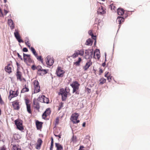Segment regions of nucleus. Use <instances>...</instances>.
Segmentation results:
<instances>
[{
  "label": "nucleus",
  "mask_w": 150,
  "mask_h": 150,
  "mask_svg": "<svg viewBox=\"0 0 150 150\" xmlns=\"http://www.w3.org/2000/svg\"><path fill=\"white\" fill-rule=\"evenodd\" d=\"M37 69L38 70V71H42V67L40 66H38L37 67Z\"/></svg>",
  "instance_id": "nucleus-39"
},
{
  "label": "nucleus",
  "mask_w": 150,
  "mask_h": 150,
  "mask_svg": "<svg viewBox=\"0 0 150 150\" xmlns=\"http://www.w3.org/2000/svg\"><path fill=\"white\" fill-rule=\"evenodd\" d=\"M64 71L61 69L60 67H58L56 71V74L57 76L59 77H62L64 73Z\"/></svg>",
  "instance_id": "nucleus-5"
},
{
  "label": "nucleus",
  "mask_w": 150,
  "mask_h": 150,
  "mask_svg": "<svg viewBox=\"0 0 150 150\" xmlns=\"http://www.w3.org/2000/svg\"><path fill=\"white\" fill-rule=\"evenodd\" d=\"M17 54L18 57V58H20L21 60H23V59L21 56L20 55L19 53H17Z\"/></svg>",
  "instance_id": "nucleus-45"
},
{
  "label": "nucleus",
  "mask_w": 150,
  "mask_h": 150,
  "mask_svg": "<svg viewBox=\"0 0 150 150\" xmlns=\"http://www.w3.org/2000/svg\"><path fill=\"white\" fill-rule=\"evenodd\" d=\"M53 144H51V146L50 147V150H53L52 149L53 148Z\"/></svg>",
  "instance_id": "nucleus-55"
},
{
  "label": "nucleus",
  "mask_w": 150,
  "mask_h": 150,
  "mask_svg": "<svg viewBox=\"0 0 150 150\" xmlns=\"http://www.w3.org/2000/svg\"><path fill=\"white\" fill-rule=\"evenodd\" d=\"M37 57V59L38 60H40V61L42 63L43 62V59L42 58V57L41 56H39L38 57Z\"/></svg>",
  "instance_id": "nucleus-37"
},
{
  "label": "nucleus",
  "mask_w": 150,
  "mask_h": 150,
  "mask_svg": "<svg viewBox=\"0 0 150 150\" xmlns=\"http://www.w3.org/2000/svg\"><path fill=\"white\" fill-rule=\"evenodd\" d=\"M85 126H86V123H85V122H84L82 124V126L84 127H85Z\"/></svg>",
  "instance_id": "nucleus-63"
},
{
  "label": "nucleus",
  "mask_w": 150,
  "mask_h": 150,
  "mask_svg": "<svg viewBox=\"0 0 150 150\" xmlns=\"http://www.w3.org/2000/svg\"><path fill=\"white\" fill-rule=\"evenodd\" d=\"M106 79L104 78H101L99 80L100 84H103L106 82Z\"/></svg>",
  "instance_id": "nucleus-31"
},
{
  "label": "nucleus",
  "mask_w": 150,
  "mask_h": 150,
  "mask_svg": "<svg viewBox=\"0 0 150 150\" xmlns=\"http://www.w3.org/2000/svg\"><path fill=\"white\" fill-rule=\"evenodd\" d=\"M34 93H37L40 92V87H34Z\"/></svg>",
  "instance_id": "nucleus-28"
},
{
  "label": "nucleus",
  "mask_w": 150,
  "mask_h": 150,
  "mask_svg": "<svg viewBox=\"0 0 150 150\" xmlns=\"http://www.w3.org/2000/svg\"><path fill=\"white\" fill-rule=\"evenodd\" d=\"M92 63L90 60L89 61L86 63L85 66L83 67V69L85 71L87 70L89 67L92 65Z\"/></svg>",
  "instance_id": "nucleus-15"
},
{
  "label": "nucleus",
  "mask_w": 150,
  "mask_h": 150,
  "mask_svg": "<svg viewBox=\"0 0 150 150\" xmlns=\"http://www.w3.org/2000/svg\"><path fill=\"white\" fill-rule=\"evenodd\" d=\"M83 147H84L83 146H81L79 150H84L83 149Z\"/></svg>",
  "instance_id": "nucleus-58"
},
{
  "label": "nucleus",
  "mask_w": 150,
  "mask_h": 150,
  "mask_svg": "<svg viewBox=\"0 0 150 150\" xmlns=\"http://www.w3.org/2000/svg\"><path fill=\"white\" fill-rule=\"evenodd\" d=\"M42 71H38V74L39 75H42Z\"/></svg>",
  "instance_id": "nucleus-48"
},
{
  "label": "nucleus",
  "mask_w": 150,
  "mask_h": 150,
  "mask_svg": "<svg viewBox=\"0 0 150 150\" xmlns=\"http://www.w3.org/2000/svg\"><path fill=\"white\" fill-rule=\"evenodd\" d=\"M42 142V141L41 139L39 138L37 140V144L36 145V149H40Z\"/></svg>",
  "instance_id": "nucleus-14"
},
{
  "label": "nucleus",
  "mask_w": 150,
  "mask_h": 150,
  "mask_svg": "<svg viewBox=\"0 0 150 150\" xmlns=\"http://www.w3.org/2000/svg\"><path fill=\"white\" fill-rule=\"evenodd\" d=\"M105 65H106V63L105 62H104L102 64V66L103 67H104L105 66Z\"/></svg>",
  "instance_id": "nucleus-61"
},
{
  "label": "nucleus",
  "mask_w": 150,
  "mask_h": 150,
  "mask_svg": "<svg viewBox=\"0 0 150 150\" xmlns=\"http://www.w3.org/2000/svg\"><path fill=\"white\" fill-rule=\"evenodd\" d=\"M79 115L77 113H75L72 115L71 118V120L74 124H76L79 122V120H77L78 119Z\"/></svg>",
  "instance_id": "nucleus-2"
},
{
  "label": "nucleus",
  "mask_w": 150,
  "mask_h": 150,
  "mask_svg": "<svg viewBox=\"0 0 150 150\" xmlns=\"http://www.w3.org/2000/svg\"><path fill=\"white\" fill-rule=\"evenodd\" d=\"M79 51L78 54L81 56H83L84 54V52L83 50H78Z\"/></svg>",
  "instance_id": "nucleus-35"
},
{
  "label": "nucleus",
  "mask_w": 150,
  "mask_h": 150,
  "mask_svg": "<svg viewBox=\"0 0 150 150\" xmlns=\"http://www.w3.org/2000/svg\"><path fill=\"white\" fill-rule=\"evenodd\" d=\"M30 50L35 56V57H37L38 55V54L36 52L34 48L33 47H31L30 48Z\"/></svg>",
  "instance_id": "nucleus-26"
},
{
  "label": "nucleus",
  "mask_w": 150,
  "mask_h": 150,
  "mask_svg": "<svg viewBox=\"0 0 150 150\" xmlns=\"http://www.w3.org/2000/svg\"><path fill=\"white\" fill-rule=\"evenodd\" d=\"M124 18L121 16H118L117 20V21L119 23V24H120L122 22L124 21Z\"/></svg>",
  "instance_id": "nucleus-20"
},
{
  "label": "nucleus",
  "mask_w": 150,
  "mask_h": 150,
  "mask_svg": "<svg viewBox=\"0 0 150 150\" xmlns=\"http://www.w3.org/2000/svg\"><path fill=\"white\" fill-rule=\"evenodd\" d=\"M60 94L62 95V100L65 101L67 97V93L64 91H60Z\"/></svg>",
  "instance_id": "nucleus-12"
},
{
  "label": "nucleus",
  "mask_w": 150,
  "mask_h": 150,
  "mask_svg": "<svg viewBox=\"0 0 150 150\" xmlns=\"http://www.w3.org/2000/svg\"><path fill=\"white\" fill-rule=\"evenodd\" d=\"M51 144H53V138L52 137H51Z\"/></svg>",
  "instance_id": "nucleus-62"
},
{
  "label": "nucleus",
  "mask_w": 150,
  "mask_h": 150,
  "mask_svg": "<svg viewBox=\"0 0 150 150\" xmlns=\"http://www.w3.org/2000/svg\"><path fill=\"white\" fill-rule=\"evenodd\" d=\"M33 104L34 108L39 111L40 108L39 103L36 101L34 100L33 101Z\"/></svg>",
  "instance_id": "nucleus-13"
},
{
  "label": "nucleus",
  "mask_w": 150,
  "mask_h": 150,
  "mask_svg": "<svg viewBox=\"0 0 150 150\" xmlns=\"http://www.w3.org/2000/svg\"><path fill=\"white\" fill-rule=\"evenodd\" d=\"M0 103L1 104H2L4 103V102L3 101V100H2L1 98H0Z\"/></svg>",
  "instance_id": "nucleus-60"
},
{
  "label": "nucleus",
  "mask_w": 150,
  "mask_h": 150,
  "mask_svg": "<svg viewBox=\"0 0 150 150\" xmlns=\"http://www.w3.org/2000/svg\"><path fill=\"white\" fill-rule=\"evenodd\" d=\"M12 105L15 110H18L19 109V103L17 101H15L13 102Z\"/></svg>",
  "instance_id": "nucleus-9"
},
{
  "label": "nucleus",
  "mask_w": 150,
  "mask_h": 150,
  "mask_svg": "<svg viewBox=\"0 0 150 150\" xmlns=\"http://www.w3.org/2000/svg\"><path fill=\"white\" fill-rule=\"evenodd\" d=\"M10 65L8 64L7 66H6L5 67V71L9 73H10L11 72V67L9 66Z\"/></svg>",
  "instance_id": "nucleus-18"
},
{
  "label": "nucleus",
  "mask_w": 150,
  "mask_h": 150,
  "mask_svg": "<svg viewBox=\"0 0 150 150\" xmlns=\"http://www.w3.org/2000/svg\"><path fill=\"white\" fill-rule=\"evenodd\" d=\"M18 90L16 91L10 90L9 92V97L8 98L11 100L12 98L16 97L18 95Z\"/></svg>",
  "instance_id": "nucleus-3"
},
{
  "label": "nucleus",
  "mask_w": 150,
  "mask_h": 150,
  "mask_svg": "<svg viewBox=\"0 0 150 150\" xmlns=\"http://www.w3.org/2000/svg\"><path fill=\"white\" fill-rule=\"evenodd\" d=\"M43 72V73H42V74H45L47 73V72L46 71V70L45 69H42L41 70Z\"/></svg>",
  "instance_id": "nucleus-43"
},
{
  "label": "nucleus",
  "mask_w": 150,
  "mask_h": 150,
  "mask_svg": "<svg viewBox=\"0 0 150 150\" xmlns=\"http://www.w3.org/2000/svg\"><path fill=\"white\" fill-rule=\"evenodd\" d=\"M26 85H25V87L24 88H23L22 89L21 91V93H24L26 92H28L29 91V89L26 87Z\"/></svg>",
  "instance_id": "nucleus-29"
},
{
  "label": "nucleus",
  "mask_w": 150,
  "mask_h": 150,
  "mask_svg": "<svg viewBox=\"0 0 150 150\" xmlns=\"http://www.w3.org/2000/svg\"><path fill=\"white\" fill-rule=\"evenodd\" d=\"M51 111L50 110V108H47L42 115V118L45 119L47 115H49Z\"/></svg>",
  "instance_id": "nucleus-8"
},
{
  "label": "nucleus",
  "mask_w": 150,
  "mask_h": 150,
  "mask_svg": "<svg viewBox=\"0 0 150 150\" xmlns=\"http://www.w3.org/2000/svg\"><path fill=\"white\" fill-rule=\"evenodd\" d=\"M118 14L120 16H122L124 13V10L122 8H118L117 11Z\"/></svg>",
  "instance_id": "nucleus-21"
},
{
  "label": "nucleus",
  "mask_w": 150,
  "mask_h": 150,
  "mask_svg": "<svg viewBox=\"0 0 150 150\" xmlns=\"http://www.w3.org/2000/svg\"><path fill=\"white\" fill-rule=\"evenodd\" d=\"M59 122V120L58 119V118H57L56 119V121H55V123L56 124H58Z\"/></svg>",
  "instance_id": "nucleus-54"
},
{
  "label": "nucleus",
  "mask_w": 150,
  "mask_h": 150,
  "mask_svg": "<svg viewBox=\"0 0 150 150\" xmlns=\"http://www.w3.org/2000/svg\"><path fill=\"white\" fill-rule=\"evenodd\" d=\"M33 83L34 85V87L40 86H39V83L37 80H35L33 82Z\"/></svg>",
  "instance_id": "nucleus-30"
},
{
  "label": "nucleus",
  "mask_w": 150,
  "mask_h": 150,
  "mask_svg": "<svg viewBox=\"0 0 150 150\" xmlns=\"http://www.w3.org/2000/svg\"><path fill=\"white\" fill-rule=\"evenodd\" d=\"M112 77V76H109L107 77V79L108 81H110Z\"/></svg>",
  "instance_id": "nucleus-40"
},
{
  "label": "nucleus",
  "mask_w": 150,
  "mask_h": 150,
  "mask_svg": "<svg viewBox=\"0 0 150 150\" xmlns=\"http://www.w3.org/2000/svg\"><path fill=\"white\" fill-rule=\"evenodd\" d=\"M95 52H97V53H100L99 50L98 49H96L95 50V52H94V56H95Z\"/></svg>",
  "instance_id": "nucleus-47"
},
{
  "label": "nucleus",
  "mask_w": 150,
  "mask_h": 150,
  "mask_svg": "<svg viewBox=\"0 0 150 150\" xmlns=\"http://www.w3.org/2000/svg\"><path fill=\"white\" fill-rule=\"evenodd\" d=\"M25 56L27 57L28 58L30 57V54H26L24 53L23 54V59L25 62L27 63V58L25 57Z\"/></svg>",
  "instance_id": "nucleus-25"
},
{
  "label": "nucleus",
  "mask_w": 150,
  "mask_h": 150,
  "mask_svg": "<svg viewBox=\"0 0 150 150\" xmlns=\"http://www.w3.org/2000/svg\"><path fill=\"white\" fill-rule=\"evenodd\" d=\"M0 16H3V14L1 10H0Z\"/></svg>",
  "instance_id": "nucleus-57"
},
{
  "label": "nucleus",
  "mask_w": 150,
  "mask_h": 150,
  "mask_svg": "<svg viewBox=\"0 0 150 150\" xmlns=\"http://www.w3.org/2000/svg\"><path fill=\"white\" fill-rule=\"evenodd\" d=\"M16 76H17V79H19L20 81H21V72L17 70L16 72Z\"/></svg>",
  "instance_id": "nucleus-22"
},
{
  "label": "nucleus",
  "mask_w": 150,
  "mask_h": 150,
  "mask_svg": "<svg viewBox=\"0 0 150 150\" xmlns=\"http://www.w3.org/2000/svg\"><path fill=\"white\" fill-rule=\"evenodd\" d=\"M8 24L9 25L11 29V30H13L14 29V25L13 20L11 19H9L8 20Z\"/></svg>",
  "instance_id": "nucleus-11"
},
{
  "label": "nucleus",
  "mask_w": 150,
  "mask_h": 150,
  "mask_svg": "<svg viewBox=\"0 0 150 150\" xmlns=\"http://www.w3.org/2000/svg\"><path fill=\"white\" fill-rule=\"evenodd\" d=\"M19 31L18 30L16 29L14 32V34L16 40L19 43L23 42V41L21 39V37L19 34Z\"/></svg>",
  "instance_id": "nucleus-4"
},
{
  "label": "nucleus",
  "mask_w": 150,
  "mask_h": 150,
  "mask_svg": "<svg viewBox=\"0 0 150 150\" xmlns=\"http://www.w3.org/2000/svg\"><path fill=\"white\" fill-rule=\"evenodd\" d=\"M46 64L48 65L51 66L52 65L54 62V61L52 58H50V56H48L46 58Z\"/></svg>",
  "instance_id": "nucleus-7"
},
{
  "label": "nucleus",
  "mask_w": 150,
  "mask_h": 150,
  "mask_svg": "<svg viewBox=\"0 0 150 150\" xmlns=\"http://www.w3.org/2000/svg\"><path fill=\"white\" fill-rule=\"evenodd\" d=\"M55 146L57 148V150H63V147L60 144L55 143Z\"/></svg>",
  "instance_id": "nucleus-19"
},
{
  "label": "nucleus",
  "mask_w": 150,
  "mask_h": 150,
  "mask_svg": "<svg viewBox=\"0 0 150 150\" xmlns=\"http://www.w3.org/2000/svg\"><path fill=\"white\" fill-rule=\"evenodd\" d=\"M23 51L24 52H27L28 51L27 48L26 47H24L23 48Z\"/></svg>",
  "instance_id": "nucleus-46"
},
{
  "label": "nucleus",
  "mask_w": 150,
  "mask_h": 150,
  "mask_svg": "<svg viewBox=\"0 0 150 150\" xmlns=\"http://www.w3.org/2000/svg\"><path fill=\"white\" fill-rule=\"evenodd\" d=\"M26 107L27 111L29 113L31 114V110L30 105H27V106H26Z\"/></svg>",
  "instance_id": "nucleus-34"
},
{
  "label": "nucleus",
  "mask_w": 150,
  "mask_h": 150,
  "mask_svg": "<svg viewBox=\"0 0 150 150\" xmlns=\"http://www.w3.org/2000/svg\"><path fill=\"white\" fill-rule=\"evenodd\" d=\"M88 33L90 35H91V36L93 35V34L92 33V31L91 30H89L88 32Z\"/></svg>",
  "instance_id": "nucleus-44"
},
{
  "label": "nucleus",
  "mask_w": 150,
  "mask_h": 150,
  "mask_svg": "<svg viewBox=\"0 0 150 150\" xmlns=\"http://www.w3.org/2000/svg\"><path fill=\"white\" fill-rule=\"evenodd\" d=\"M91 50H85V58L86 59H89V57L88 56L91 51Z\"/></svg>",
  "instance_id": "nucleus-16"
},
{
  "label": "nucleus",
  "mask_w": 150,
  "mask_h": 150,
  "mask_svg": "<svg viewBox=\"0 0 150 150\" xmlns=\"http://www.w3.org/2000/svg\"><path fill=\"white\" fill-rule=\"evenodd\" d=\"M91 52L90 53L89 55L88 56V57H89V59H91L93 55V50H91Z\"/></svg>",
  "instance_id": "nucleus-38"
},
{
  "label": "nucleus",
  "mask_w": 150,
  "mask_h": 150,
  "mask_svg": "<svg viewBox=\"0 0 150 150\" xmlns=\"http://www.w3.org/2000/svg\"><path fill=\"white\" fill-rule=\"evenodd\" d=\"M81 61V58L79 57L78 59V61L74 63V65H75L76 66H79L80 65V63Z\"/></svg>",
  "instance_id": "nucleus-24"
},
{
  "label": "nucleus",
  "mask_w": 150,
  "mask_h": 150,
  "mask_svg": "<svg viewBox=\"0 0 150 150\" xmlns=\"http://www.w3.org/2000/svg\"><path fill=\"white\" fill-rule=\"evenodd\" d=\"M103 72V70L101 69H100L99 70V75H100L101 73H102Z\"/></svg>",
  "instance_id": "nucleus-59"
},
{
  "label": "nucleus",
  "mask_w": 150,
  "mask_h": 150,
  "mask_svg": "<svg viewBox=\"0 0 150 150\" xmlns=\"http://www.w3.org/2000/svg\"><path fill=\"white\" fill-rule=\"evenodd\" d=\"M15 123L17 126V128L20 130H22L23 129V128L22 127V123L21 121L17 120H16L14 121Z\"/></svg>",
  "instance_id": "nucleus-6"
},
{
  "label": "nucleus",
  "mask_w": 150,
  "mask_h": 150,
  "mask_svg": "<svg viewBox=\"0 0 150 150\" xmlns=\"http://www.w3.org/2000/svg\"><path fill=\"white\" fill-rule=\"evenodd\" d=\"M97 12L98 14L101 15L104 14L105 13V11L103 7L101 6L99 7L98 9Z\"/></svg>",
  "instance_id": "nucleus-10"
},
{
  "label": "nucleus",
  "mask_w": 150,
  "mask_h": 150,
  "mask_svg": "<svg viewBox=\"0 0 150 150\" xmlns=\"http://www.w3.org/2000/svg\"><path fill=\"white\" fill-rule=\"evenodd\" d=\"M93 41L90 38L88 39L86 42V45H92Z\"/></svg>",
  "instance_id": "nucleus-23"
},
{
  "label": "nucleus",
  "mask_w": 150,
  "mask_h": 150,
  "mask_svg": "<svg viewBox=\"0 0 150 150\" xmlns=\"http://www.w3.org/2000/svg\"><path fill=\"white\" fill-rule=\"evenodd\" d=\"M54 135L56 137H58L59 138H60L61 137V135L60 133L58 135H57L54 134Z\"/></svg>",
  "instance_id": "nucleus-52"
},
{
  "label": "nucleus",
  "mask_w": 150,
  "mask_h": 150,
  "mask_svg": "<svg viewBox=\"0 0 150 150\" xmlns=\"http://www.w3.org/2000/svg\"><path fill=\"white\" fill-rule=\"evenodd\" d=\"M70 86L73 88V93H74L79 89L80 84L76 81H75L70 84Z\"/></svg>",
  "instance_id": "nucleus-1"
},
{
  "label": "nucleus",
  "mask_w": 150,
  "mask_h": 150,
  "mask_svg": "<svg viewBox=\"0 0 150 150\" xmlns=\"http://www.w3.org/2000/svg\"><path fill=\"white\" fill-rule=\"evenodd\" d=\"M4 12H5V15H6L7 13H8V11L6 10H4Z\"/></svg>",
  "instance_id": "nucleus-64"
},
{
  "label": "nucleus",
  "mask_w": 150,
  "mask_h": 150,
  "mask_svg": "<svg viewBox=\"0 0 150 150\" xmlns=\"http://www.w3.org/2000/svg\"><path fill=\"white\" fill-rule=\"evenodd\" d=\"M0 150H6V148L4 146L1 148Z\"/></svg>",
  "instance_id": "nucleus-51"
},
{
  "label": "nucleus",
  "mask_w": 150,
  "mask_h": 150,
  "mask_svg": "<svg viewBox=\"0 0 150 150\" xmlns=\"http://www.w3.org/2000/svg\"><path fill=\"white\" fill-rule=\"evenodd\" d=\"M99 53H96V56L97 57V58L98 59H99L100 57V55L99 54Z\"/></svg>",
  "instance_id": "nucleus-50"
},
{
  "label": "nucleus",
  "mask_w": 150,
  "mask_h": 150,
  "mask_svg": "<svg viewBox=\"0 0 150 150\" xmlns=\"http://www.w3.org/2000/svg\"><path fill=\"white\" fill-rule=\"evenodd\" d=\"M13 146L14 150H21L18 145H15Z\"/></svg>",
  "instance_id": "nucleus-32"
},
{
  "label": "nucleus",
  "mask_w": 150,
  "mask_h": 150,
  "mask_svg": "<svg viewBox=\"0 0 150 150\" xmlns=\"http://www.w3.org/2000/svg\"><path fill=\"white\" fill-rule=\"evenodd\" d=\"M31 68L33 70H35L36 69H37V67H36L35 65H32Z\"/></svg>",
  "instance_id": "nucleus-42"
},
{
  "label": "nucleus",
  "mask_w": 150,
  "mask_h": 150,
  "mask_svg": "<svg viewBox=\"0 0 150 150\" xmlns=\"http://www.w3.org/2000/svg\"><path fill=\"white\" fill-rule=\"evenodd\" d=\"M44 103L48 104L49 103V100L48 98L46 97L45 96L44 98Z\"/></svg>",
  "instance_id": "nucleus-36"
},
{
  "label": "nucleus",
  "mask_w": 150,
  "mask_h": 150,
  "mask_svg": "<svg viewBox=\"0 0 150 150\" xmlns=\"http://www.w3.org/2000/svg\"><path fill=\"white\" fill-rule=\"evenodd\" d=\"M91 37H92V38L95 40H96V36H95V35H92V36H91Z\"/></svg>",
  "instance_id": "nucleus-53"
},
{
  "label": "nucleus",
  "mask_w": 150,
  "mask_h": 150,
  "mask_svg": "<svg viewBox=\"0 0 150 150\" xmlns=\"http://www.w3.org/2000/svg\"><path fill=\"white\" fill-rule=\"evenodd\" d=\"M42 123L38 120L36 122V125L38 129H40L42 127Z\"/></svg>",
  "instance_id": "nucleus-17"
},
{
  "label": "nucleus",
  "mask_w": 150,
  "mask_h": 150,
  "mask_svg": "<svg viewBox=\"0 0 150 150\" xmlns=\"http://www.w3.org/2000/svg\"><path fill=\"white\" fill-rule=\"evenodd\" d=\"M45 96L44 95L41 96H40V97L38 98V100L41 102L44 103V98H45Z\"/></svg>",
  "instance_id": "nucleus-27"
},
{
  "label": "nucleus",
  "mask_w": 150,
  "mask_h": 150,
  "mask_svg": "<svg viewBox=\"0 0 150 150\" xmlns=\"http://www.w3.org/2000/svg\"><path fill=\"white\" fill-rule=\"evenodd\" d=\"M27 58V59H28V60L29 62H31L32 60L30 57H29Z\"/></svg>",
  "instance_id": "nucleus-56"
},
{
  "label": "nucleus",
  "mask_w": 150,
  "mask_h": 150,
  "mask_svg": "<svg viewBox=\"0 0 150 150\" xmlns=\"http://www.w3.org/2000/svg\"><path fill=\"white\" fill-rule=\"evenodd\" d=\"M79 55L78 52L77 51H75L74 53L71 56L73 58H76Z\"/></svg>",
  "instance_id": "nucleus-33"
},
{
  "label": "nucleus",
  "mask_w": 150,
  "mask_h": 150,
  "mask_svg": "<svg viewBox=\"0 0 150 150\" xmlns=\"http://www.w3.org/2000/svg\"><path fill=\"white\" fill-rule=\"evenodd\" d=\"M27 39H28V40L26 41V40H25V44L26 45H28L30 44V43H29V41H28V38H27Z\"/></svg>",
  "instance_id": "nucleus-49"
},
{
  "label": "nucleus",
  "mask_w": 150,
  "mask_h": 150,
  "mask_svg": "<svg viewBox=\"0 0 150 150\" xmlns=\"http://www.w3.org/2000/svg\"><path fill=\"white\" fill-rule=\"evenodd\" d=\"M29 100H28L27 99H26L25 100V103L26 106H27V105H30V104H28V103H29Z\"/></svg>",
  "instance_id": "nucleus-41"
}]
</instances>
